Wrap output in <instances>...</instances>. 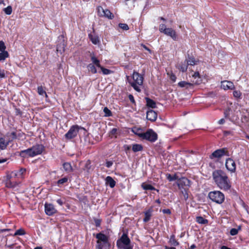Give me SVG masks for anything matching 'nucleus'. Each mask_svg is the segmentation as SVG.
<instances>
[{
  "label": "nucleus",
  "mask_w": 249,
  "mask_h": 249,
  "mask_svg": "<svg viewBox=\"0 0 249 249\" xmlns=\"http://www.w3.org/2000/svg\"><path fill=\"white\" fill-rule=\"evenodd\" d=\"M19 155L22 158H25L26 157H32L31 148L21 151Z\"/></svg>",
  "instance_id": "nucleus-23"
},
{
  "label": "nucleus",
  "mask_w": 249,
  "mask_h": 249,
  "mask_svg": "<svg viewBox=\"0 0 249 249\" xmlns=\"http://www.w3.org/2000/svg\"><path fill=\"white\" fill-rule=\"evenodd\" d=\"M5 13L7 15H10L12 12V8L11 6H8L6 8L3 9Z\"/></svg>",
  "instance_id": "nucleus-47"
},
{
  "label": "nucleus",
  "mask_w": 249,
  "mask_h": 249,
  "mask_svg": "<svg viewBox=\"0 0 249 249\" xmlns=\"http://www.w3.org/2000/svg\"><path fill=\"white\" fill-rule=\"evenodd\" d=\"M31 149L32 157H34L42 153L44 150V146L42 144H36L31 147Z\"/></svg>",
  "instance_id": "nucleus-10"
},
{
  "label": "nucleus",
  "mask_w": 249,
  "mask_h": 249,
  "mask_svg": "<svg viewBox=\"0 0 249 249\" xmlns=\"http://www.w3.org/2000/svg\"><path fill=\"white\" fill-rule=\"evenodd\" d=\"M97 9L100 16L105 17L110 19L114 18L113 14L109 10L104 9L102 6H98Z\"/></svg>",
  "instance_id": "nucleus-8"
},
{
  "label": "nucleus",
  "mask_w": 249,
  "mask_h": 249,
  "mask_svg": "<svg viewBox=\"0 0 249 249\" xmlns=\"http://www.w3.org/2000/svg\"><path fill=\"white\" fill-rule=\"evenodd\" d=\"M225 165L228 171H230L231 173L235 172L236 170V165L234 161L231 158L227 159Z\"/></svg>",
  "instance_id": "nucleus-11"
},
{
  "label": "nucleus",
  "mask_w": 249,
  "mask_h": 249,
  "mask_svg": "<svg viewBox=\"0 0 249 249\" xmlns=\"http://www.w3.org/2000/svg\"><path fill=\"white\" fill-rule=\"evenodd\" d=\"M142 187L143 188V189L145 190H155L156 189L154 187H153L152 185L149 184H146L144 183H142Z\"/></svg>",
  "instance_id": "nucleus-38"
},
{
  "label": "nucleus",
  "mask_w": 249,
  "mask_h": 249,
  "mask_svg": "<svg viewBox=\"0 0 249 249\" xmlns=\"http://www.w3.org/2000/svg\"><path fill=\"white\" fill-rule=\"evenodd\" d=\"M132 149L134 152H137L142 151L143 147L141 144H133Z\"/></svg>",
  "instance_id": "nucleus-35"
},
{
  "label": "nucleus",
  "mask_w": 249,
  "mask_h": 249,
  "mask_svg": "<svg viewBox=\"0 0 249 249\" xmlns=\"http://www.w3.org/2000/svg\"><path fill=\"white\" fill-rule=\"evenodd\" d=\"M95 225L96 227H98L100 226L101 220L100 219H94Z\"/></svg>",
  "instance_id": "nucleus-57"
},
{
  "label": "nucleus",
  "mask_w": 249,
  "mask_h": 249,
  "mask_svg": "<svg viewBox=\"0 0 249 249\" xmlns=\"http://www.w3.org/2000/svg\"><path fill=\"white\" fill-rule=\"evenodd\" d=\"M221 88L224 90L232 89L234 88V85L231 81H224L221 82Z\"/></svg>",
  "instance_id": "nucleus-14"
},
{
  "label": "nucleus",
  "mask_w": 249,
  "mask_h": 249,
  "mask_svg": "<svg viewBox=\"0 0 249 249\" xmlns=\"http://www.w3.org/2000/svg\"><path fill=\"white\" fill-rule=\"evenodd\" d=\"M128 98L131 103H135V100H134V97L132 95L129 94L128 95Z\"/></svg>",
  "instance_id": "nucleus-62"
},
{
  "label": "nucleus",
  "mask_w": 249,
  "mask_h": 249,
  "mask_svg": "<svg viewBox=\"0 0 249 249\" xmlns=\"http://www.w3.org/2000/svg\"><path fill=\"white\" fill-rule=\"evenodd\" d=\"M17 175L15 174L14 171L11 172L9 174L7 175L6 177L5 181L11 180L12 179L17 178Z\"/></svg>",
  "instance_id": "nucleus-37"
},
{
  "label": "nucleus",
  "mask_w": 249,
  "mask_h": 249,
  "mask_svg": "<svg viewBox=\"0 0 249 249\" xmlns=\"http://www.w3.org/2000/svg\"><path fill=\"white\" fill-rule=\"evenodd\" d=\"M169 244L173 246L174 247L178 246L179 245V243L176 240L175 236L174 235H172L170 236V238L169 240Z\"/></svg>",
  "instance_id": "nucleus-30"
},
{
  "label": "nucleus",
  "mask_w": 249,
  "mask_h": 249,
  "mask_svg": "<svg viewBox=\"0 0 249 249\" xmlns=\"http://www.w3.org/2000/svg\"><path fill=\"white\" fill-rule=\"evenodd\" d=\"M241 230V227L240 226H239L237 228H232L230 231V234L231 236L236 235Z\"/></svg>",
  "instance_id": "nucleus-39"
},
{
  "label": "nucleus",
  "mask_w": 249,
  "mask_h": 249,
  "mask_svg": "<svg viewBox=\"0 0 249 249\" xmlns=\"http://www.w3.org/2000/svg\"><path fill=\"white\" fill-rule=\"evenodd\" d=\"M133 132L137 135H138L140 138H141V134H142L144 132H142L141 129H136V131L135 130H133Z\"/></svg>",
  "instance_id": "nucleus-55"
},
{
  "label": "nucleus",
  "mask_w": 249,
  "mask_h": 249,
  "mask_svg": "<svg viewBox=\"0 0 249 249\" xmlns=\"http://www.w3.org/2000/svg\"><path fill=\"white\" fill-rule=\"evenodd\" d=\"M126 79L136 91L138 92L141 91L143 82V77L142 75L136 71H134L132 76H126Z\"/></svg>",
  "instance_id": "nucleus-2"
},
{
  "label": "nucleus",
  "mask_w": 249,
  "mask_h": 249,
  "mask_svg": "<svg viewBox=\"0 0 249 249\" xmlns=\"http://www.w3.org/2000/svg\"><path fill=\"white\" fill-rule=\"evenodd\" d=\"M103 111L105 113V116L109 117L112 116V113L111 111L107 107H104Z\"/></svg>",
  "instance_id": "nucleus-44"
},
{
  "label": "nucleus",
  "mask_w": 249,
  "mask_h": 249,
  "mask_svg": "<svg viewBox=\"0 0 249 249\" xmlns=\"http://www.w3.org/2000/svg\"><path fill=\"white\" fill-rule=\"evenodd\" d=\"M152 211H153L152 209H150L144 212V217L143 219V221L144 222L146 223L150 220L151 217L152 216Z\"/></svg>",
  "instance_id": "nucleus-24"
},
{
  "label": "nucleus",
  "mask_w": 249,
  "mask_h": 249,
  "mask_svg": "<svg viewBox=\"0 0 249 249\" xmlns=\"http://www.w3.org/2000/svg\"><path fill=\"white\" fill-rule=\"evenodd\" d=\"M187 188H184L183 190H181V193L184 196V199L187 200L188 198V194L187 193Z\"/></svg>",
  "instance_id": "nucleus-48"
},
{
  "label": "nucleus",
  "mask_w": 249,
  "mask_h": 249,
  "mask_svg": "<svg viewBox=\"0 0 249 249\" xmlns=\"http://www.w3.org/2000/svg\"><path fill=\"white\" fill-rule=\"evenodd\" d=\"M19 184V182L16 180V178L11 180L5 181V186L7 188H14L18 186Z\"/></svg>",
  "instance_id": "nucleus-17"
},
{
  "label": "nucleus",
  "mask_w": 249,
  "mask_h": 249,
  "mask_svg": "<svg viewBox=\"0 0 249 249\" xmlns=\"http://www.w3.org/2000/svg\"><path fill=\"white\" fill-rule=\"evenodd\" d=\"M157 118V114L155 111L152 109H149L147 111L146 118L147 120L154 122L156 121Z\"/></svg>",
  "instance_id": "nucleus-13"
},
{
  "label": "nucleus",
  "mask_w": 249,
  "mask_h": 249,
  "mask_svg": "<svg viewBox=\"0 0 249 249\" xmlns=\"http://www.w3.org/2000/svg\"><path fill=\"white\" fill-rule=\"evenodd\" d=\"M26 170L25 168H21L19 170L14 171L17 177L18 178H23V175L25 172Z\"/></svg>",
  "instance_id": "nucleus-34"
},
{
  "label": "nucleus",
  "mask_w": 249,
  "mask_h": 249,
  "mask_svg": "<svg viewBox=\"0 0 249 249\" xmlns=\"http://www.w3.org/2000/svg\"><path fill=\"white\" fill-rule=\"evenodd\" d=\"M208 197L212 201L218 204H222L225 200L224 194L219 191H213L209 192Z\"/></svg>",
  "instance_id": "nucleus-3"
},
{
  "label": "nucleus",
  "mask_w": 249,
  "mask_h": 249,
  "mask_svg": "<svg viewBox=\"0 0 249 249\" xmlns=\"http://www.w3.org/2000/svg\"><path fill=\"white\" fill-rule=\"evenodd\" d=\"M68 178L67 177L63 178L57 181L58 185L63 184L68 181Z\"/></svg>",
  "instance_id": "nucleus-50"
},
{
  "label": "nucleus",
  "mask_w": 249,
  "mask_h": 249,
  "mask_svg": "<svg viewBox=\"0 0 249 249\" xmlns=\"http://www.w3.org/2000/svg\"><path fill=\"white\" fill-rule=\"evenodd\" d=\"M130 240L127 235L123 233L121 237L117 241V246L119 249H132L130 246Z\"/></svg>",
  "instance_id": "nucleus-4"
},
{
  "label": "nucleus",
  "mask_w": 249,
  "mask_h": 249,
  "mask_svg": "<svg viewBox=\"0 0 249 249\" xmlns=\"http://www.w3.org/2000/svg\"><path fill=\"white\" fill-rule=\"evenodd\" d=\"M37 92L40 95H45L46 97H48V95L46 91L44 90L42 86H39L37 88Z\"/></svg>",
  "instance_id": "nucleus-42"
},
{
  "label": "nucleus",
  "mask_w": 249,
  "mask_h": 249,
  "mask_svg": "<svg viewBox=\"0 0 249 249\" xmlns=\"http://www.w3.org/2000/svg\"><path fill=\"white\" fill-rule=\"evenodd\" d=\"M6 138H0V150H4L5 149L8 144H9V142L5 140Z\"/></svg>",
  "instance_id": "nucleus-22"
},
{
  "label": "nucleus",
  "mask_w": 249,
  "mask_h": 249,
  "mask_svg": "<svg viewBox=\"0 0 249 249\" xmlns=\"http://www.w3.org/2000/svg\"><path fill=\"white\" fill-rule=\"evenodd\" d=\"M45 212L47 215L51 216L56 213L57 210L52 204L45 203Z\"/></svg>",
  "instance_id": "nucleus-12"
},
{
  "label": "nucleus",
  "mask_w": 249,
  "mask_h": 249,
  "mask_svg": "<svg viewBox=\"0 0 249 249\" xmlns=\"http://www.w3.org/2000/svg\"><path fill=\"white\" fill-rule=\"evenodd\" d=\"M80 129H84V128L78 125H73L71 126L69 131L65 135V137L67 140H71L76 137Z\"/></svg>",
  "instance_id": "nucleus-5"
},
{
  "label": "nucleus",
  "mask_w": 249,
  "mask_h": 249,
  "mask_svg": "<svg viewBox=\"0 0 249 249\" xmlns=\"http://www.w3.org/2000/svg\"><path fill=\"white\" fill-rule=\"evenodd\" d=\"M233 95L236 98H240L241 96V93L240 91L235 90L233 92Z\"/></svg>",
  "instance_id": "nucleus-54"
},
{
  "label": "nucleus",
  "mask_w": 249,
  "mask_h": 249,
  "mask_svg": "<svg viewBox=\"0 0 249 249\" xmlns=\"http://www.w3.org/2000/svg\"><path fill=\"white\" fill-rule=\"evenodd\" d=\"M17 133L16 132H8L5 135V138L7 139V140L9 142H11L17 138Z\"/></svg>",
  "instance_id": "nucleus-21"
},
{
  "label": "nucleus",
  "mask_w": 249,
  "mask_h": 249,
  "mask_svg": "<svg viewBox=\"0 0 249 249\" xmlns=\"http://www.w3.org/2000/svg\"><path fill=\"white\" fill-rule=\"evenodd\" d=\"M89 37L93 44L96 45L99 43V40L97 36H93L92 35L90 34L89 35Z\"/></svg>",
  "instance_id": "nucleus-31"
},
{
  "label": "nucleus",
  "mask_w": 249,
  "mask_h": 249,
  "mask_svg": "<svg viewBox=\"0 0 249 249\" xmlns=\"http://www.w3.org/2000/svg\"><path fill=\"white\" fill-rule=\"evenodd\" d=\"M230 111H231V109L229 107H228L225 109V110L224 111V116H225V118H228L230 117Z\"/></svg>",
  "instance_id": "nucleus-52"
},
{
  "label": "nucleus",
  "mask_w": 249,
  "mask_h": 249,
  "mask_svg": "<svg viewBox=\"0 0 249 249\" xmlns=\"http://www.w3.org/2000/svg\"><path fill=\"white\" fill-rule=\"evenodd\" d=\"M213 179L215 184L219 189L224 191L229 190L231 188V182L225 172L218 169L212 174Z\"/></svg>",
  "instance_id": "nucleus-1"
},
{
  "label": "nucleus",
  "mask_w": 249,
  "mask_h": 249,
  "mask_svg": "<svg viewBox=\"0 0 249 249\" xmlns=\"http://www.w3.org/2000/svg\"><path fill=\"white\" fill-rule=\"evenodd\" d=\"M164 34L168 36H170L174 40H176L177 39L176 32L171 28H168Z\"/></svg>",
  "instance_id": "nucleus-15"
},
{
  "label": "nucleus",
  "mask_w": 249,
  "mask_h": 249,
  "mask_svg": "<svg viewBox=\"0 0 249 249\" xmlns=\"http://www.w3.org/2000/svg\"><path fill=\"white\" fill-rule=\"evenodd\" d=\"M168 28H166V25L163 24H161L159 26V30L160 32L164 33L165 31H166Z\"/></svg>",
  "instance_id": "nucleus-51"
},
{
  "label": "nucleus",
  "mask_w": 249,
  "mask_h": 249,
  "mask_svg": "<svg viewBox=\"0 0 249 249\" xmlns=\"http://www.w3.org/2000/svg\"><path fill=\"white\" fill-rule=\"evenodd\" d=\"M228 151L225 148L218 149L214 151L210 155L211 159H219L224 156H228Z\"/></svg>",
  "instance_id": "nucleus-7"
},
{
  "label": "nucleus",
  "mask_w": 249,
  "mask_h": 249,
  "mask_svg": "<svg viewBox=\"0 0 249 249\" xmlns=\"http://www.w3.org/2000/svg\"><path fill=\"white\" fill-rule=\"evenodd\" d=\"M146 105L148 107L152 108H155L156 107V103L153 100L146 98Z\"/></svg>",
  "instance_id": "nucleus-33"
},
{
  "label": "nucleus",
  "mask_w": 249,
  "mask_h": 249,
  "mask_svg": "<svg viewBox=\"0 0 249 249\" xmlns=\"http://www.w3.org/2000/svg\"><path fill=\"white\" fill-rule=\"evenodd\" d=\"M9 57V53L8 52L5 51H2L1 53H0V61H4L5 60V59Z\"/></svg>",
  "instance_id": "nucleus-40"
},
{
  "label": "nucleus",
  "mask_w": 249,
  "mask_h": 249,
  "mask_svg": "<svg viewBox=\"0 0 249 249\" xmlns=\"http://www.w3.org/2000/svg\"><path fill=\"white\" fill-rule=\"evenodd\" d=\"M91 60L94 65H95L96 67L99 68L101 67V65L100 63V61L98 59L94 54H91Z\"/></svg>",
  "instance_id": "nucleus-29"
},
{
  "label": "nucleus",
  "mask_w": 249,
  "mask_h": 249,
  "mask_svg": "<svg viewBox=\"0 0 249 249\" xmlns=\"http://www.w3.org/2000/svg\"><path fill=\"white\" fill-rule=\"evenodd\" d=\"M113 165V162L111 161H107L106 162V165L107 168H110Z\"/></svg>",
  "instance_id": "nucleus-61"
},
{
  "label": "nucleus",
  "mask_w": 249,
  "mask_h": 249,
  "mask_svg": "<svg viewBox=\"0 0 249 249\" xmlns=\"http://www.w3.org/2000/svg\"><path fill=\"white\" fill-rule=\"evenodd\" d=\"M90 162L89 161H88L85 166V169L87 170L88 171L90 168Z\"/></svg>",
  "instance_id": "nucleus-58"
},
{
  "label": "nucleus",
  "mask_w": 249,
  "mask_h": 249,
  "mask_svg": "<svg viewBox=\"0 0 249 249\" xmlns=\"http://www.w3.org/2000/svg\"><path fill=\"white\" fill-rule=\"evenodd\" d=\"M117 129L116 128H113L109 132L110 136H115L117 134Z\"/></svg>",
  "instance_id": "nucleus-56"
},
{
  "label": "nucleus",
  "mask_w": 249,
  "mask_h": 249,
  "mask_svg": "<svg viewBox=\"0 0 249 249\" xmlns=\"http://www.w3.org/2000/svg\"><path fill=\"white\" fill-rule=\"evenodd\" d=\"M185 61H186L188 66H194L196 65L198 62V61H196L194 57L190 56H189L188 58L185 60Z\"/></svg>",
  "instance_id": "nucleus-27"
},
{
  "label": "nucleus",
  "mask_w": 249,
  "mask_h": 249,
  "mask_svg": "<svg viewBox=\"0 0 249 249\" xmlns=\"http://www.w3.org/2000/svg\"><path fill=\"white\" fill-rule=\"evenodd\" d=\"M193 77L194 78V80L192 81V82L194 84V85H198L201 83V80L200 79L199 73L198 71H196L194 73V74L193 75Z\"/></svg>",
  "instance_id": "nucleus-26"
},
{
  "label": "nucleus",
  "mask_w": 249,
  "mask_h": 249,
  "mask_svg": "<svg viewBox=\"0 0 249 249\" xmlns=\"http://www.w3.org/2000/svg\"><path fill=\"white\" fill-rule=\"evenodd\" d=\"M167 178L169 181H172L178 179V176L176 175L172 176L170 174L167 175Z\"/></svg>",
  "instance_id": "nucleus-43"
},
{
  "label": "nucleus",
  "mask_w": 249,
  "mask_h": 249,
  "mask_svg": "<svg viewBox=\"0 0 249 249\" xmlns=\"http://www.w3.org/2000/svg\"><path fill=\"white\" fill-rule=\"evenodd\" d=\"M65 45L64 42H61L57 45L56 51L62 54L65 51Z\"/></svg>",
  "instance_id": "nucleus-28"
},
{
  "label": "nucleus",
  "mask_w": 249,
  "mask_h": 249,
  "mask_svg": "<svg viewBox=\"0 0 249 249\" xmlns=\"http://www.w3.org/2000/svg\"><path fill=\"white\" fill-rule=\"evenodd\" d=\"M119 27L125 31H127L129 29L128 26L125 23H119Z\"/></svg>",
  "instance_id": "nucleus-49"
},
{
  "label": "nucleus",
  "mask_w": 249,
  "mask_h": 249,
  "mask_svg": "<svg viewBox=\"0 0 249 249\" xmlns=\"http://www.w3.org/2000/svg\"><path fill=\"white\" fill-rule=\"evenodd\" d=\"M141 46L145 50H147L150 53H151V50L148 48L144 44H141Z\"/></svg>",
  "instance_id": "nucleus-64"
},
{
  "label": "nucleus",
  "mask_w": 249,
  "mask_h": 249,
  "mask_svg": "<svg viewBox=\"0 0 249 249\" xmlns=\"http://www.w3.org/2000/svg\"><path fill=\"white\" fill-rule=\"evenodd\" d=\"M56 202L60 206H62L64 204L65 201L61 198L58 199L56 200Z\"/></svg>",
  "instance_id": "nucleus-60"
},
{
  "label": "nucleus",
  "mask_w": 249,
  "mask_h": 249,
  "mask_svg": "<svg viewBox=\"0 0 249 249\" xmlns=\"http://www.w3.org/2000/svg\"><path fill=\"white\" fill-rule=\"evenodd\" d=\"M63 167L65 171L67 173H70L72 171L71 165L69 162L64 163Z\"/></svg>",
  "instance_id": "nucleus-32"
},
{
  "label": "nucleus",
  "mask_w": 249,
  "mask_h": 249,
  "mask_svg": "<svg viewBox=\"0 0 249 249\" xmlns=\"http://www.w3.org/2000/svg\"><path fill=\"white\" fill-rule=\"evenodd\" d=\"M177 184L179 189L181 190L185 188L184 187L189 188L190 185V181L186 178H182L178 179Z\"/></svg>",
  "instance_id": "nucleus-9"
},
{
  "label": "nucleus",
  "mask_w": 249,
  "mask_h": 249,
  "mask_svg": "<svg viewBox=\"0 0 249 249\" xmlns=\"http://www.w3.org/2000/svg\"><path fill=\"white\" fill-rule=\"evenodd\" d=\"M6 49V46L4 44V43L2 41H0V51H5Z\"/></svg>",
  "instance_id": "nucleus-53"
},
{
  "label": "nucleus",
  "mask_w": 249,
  "mask_h": 249,
  "mask_svg": "<svg viewBox=\"0 0 249 249\" xmlns=\"http://www.w3.org/2000/svg\"><path fill=\"white\" fill-rule=\"evenodd\" d=\"M96 238L98 239L97 242L99 243L105 242L108 241V237L105 234L100 232L96 235Z\"/></svg>",
  "instance_id": "nucleus-19"
},
{
  "label": "nucleus",
  "mask_w": 249,
  "mask_h": 249,
  "mask_svg": "<svg viewBox=\"0 0 249 249\" xmlns=\"http://www.w3.org/2000/svg\"><path fill=\"white\" fill-rule=\"evenodd\" d=\"M99 68L101 69V70L104 74L107 75V74H109L111 73V71H110L107 69L104 68L102 66H101V67H99Z\"/></svg>",
  "instance_id": "nucleus-46"
},
{
  "label": "nucleus",
  "mask_w": 249,
  "mask_h": 249,
  "mask_svg": "<svg viewBox=\"0 0 249 249\" xmlns=\"http://www.w3.org/2000/svg\"><path fill=\"white\" fill-rule=\"evenodd\" d=\"M141 139L146 140L151 142H155L158 139L157 134L152 129H150L141 134Z\"/></svg>",
  "instance_id": "nucleus-6"
},
{
  "label": "nucleus",
  "mask_w": 249,
  "mask_h": 249,
  "mask_svg": "<svg viewBox=\"0 0 249 249\" xmlns=\"http://www.w3.org/2000/svg\"><path fill=\"white\" fill-rule=\"evenodd\" d=\"M194 84L192 83L187 82L184 81L179 82L178 86L181 88H185L188 89H193Z\"/></svg>",
  "instance_id": "nucleus-16"
},
{
  "label": "nucleus",
  "mask_w": 249,
  "mask_h": 249,
  "mask_svg": "<svg viewBox=\"0 0 249 249\" xmlns=\"http://www.w3.org/2000/svg\"><path fill=\"white\" fill-rule=\"evenodd\" d=\"M110 244L109 242L99 243L97 242L96 249H110Z\"/></svg>",
  "instance_id": "nucleus-18"
},
{
  "label": "nucleus",
  "mask_w": 249,
  "mask_h": 249,
  "mask_svg": "<svg viewBox=\"0 0 249 249\" xmlns=\"http://www.w3.org/2000/svg\"><path fill=\"white\" fill-rule=\"evenodd\" d=\"M25 234V232L24 230L22 229H20L18 230L15 233H14V235H23Z\"/></svg>",
  "instance_id": "nucleus-45"
},
{
  "label": "nucleus",
  "mask_w": 249,
  "mask_h": 249,
  "mask_svg": "<svg viewBox=\"0 0 249 249\" xmlns=\"http://www.w3.org/2000/svg\"><path fill=\"white\" fill-rule=\"evenodd\" d=\"M96 67V66L94 65L93 64H89L88 65L87 68L89 71L91 72L93 74H95L97 72Z\"/></svg>",
  "instance_id": "nucleus-36"
},
{
  "label": "nucleus",
  "mask_w": 249,
  "mask_h": 249,
  "mask_svg": "<svg viewBox=\"0 0 249 249\" xmlns=\"http://www.w3.org/2000/svg\"><path fill=\"white\" fill-rule=\"evenodd\" d=\"M162 212L164 213H166V214H170L171 213L170 210L169 209H163L162 210Z\"/></svg>",
  "instance_id": "nucleus-63"
},
{
  "label": "nucleus",
  "mask_w": 249,
  "mask_h": 249,
  "mask_svg": "<svg viewBox=\"0 0 249 249\" xmlns=\"http://www.w3.org/2000/svg\"><path fill=\"white\" fill-rule=\"evenodd\" d=\"M106 184L109 185L111 188H113L116 185L115 181L110 176H107L105 179Z\"/></svg>",
  "instance_id": "nucleus-25"
},
{
  "label": "nucleus",
  "mask_w": 249,
  "mask_h": 249,
  "mask_svg": "<svg viewBox=\"0 0 249 249\" xmlns=\"http://www.w3.org/2000/svg\"><path fill=\"white\" fill-rule=\"evenodd\" d=\"M5 71L4 70H0V79H2L5 78Z\"/></svg>",
  "instance_id": "nucleus-59"
},
{
  "label": "nucleus",
  "mask_w": 249,
  "mask_h": 249,
  "mask_svg": "<svg viewBox=\"0 0 249 249\" xmlns=\"http://www.w3.org/2000/svg\"><path fill=\"white\" fill-rule=\"evenodd\" d=\"M196 222L201 224H207L208 221L207 219L204 218L202 216H197L196 218Z\"/></svg>",
  "instance_id": "nucleus-41"
},
{
  "label": "nucleus",
  "mask_w": 249,
  "mask_h": 249,
  "mask_svg": "<svg viewBox=\"0 0 249 249\" xmlns=\"http://www.w3.org/2000/svg\"><path fill=\"white\" fill-rule=\"evenodd\" d=\"M176 67L182 72H185L187 71L188 68L186 61L185 60L183 62H181L178 63Z\"/></svg>",
  "instance_id": "nucleus-20"
}]
</instances>
